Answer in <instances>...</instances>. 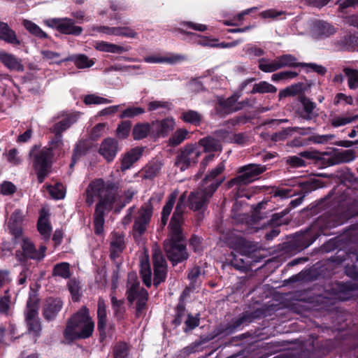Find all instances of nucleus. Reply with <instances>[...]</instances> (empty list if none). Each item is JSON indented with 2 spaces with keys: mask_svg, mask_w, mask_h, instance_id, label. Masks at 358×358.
<instances>
[{
  "mask_svg": "<svg viewBox=\"0 0 358 358\" xmlns=\"http://www.w3.org/2000/svg\"><path fill=\"white\" fill-rule=\"evenodd\" d=\"M119 198L118 184L112 181L105 182L103 179L92 180L86 189V203L92 206L95 199L99 203L96 206L94 215L95 233L101 235L103 232L105 211L110 210Z\"/></svg>",
  "mask_w": 358,
  "mask_h": 358,
  "instance_id": "f257e3e1",
  "label": "nucleus"
},
{
  "mask_svg": "<svg viewBox=\"0 0 358 358\" xmlns=\"http://www.w3.org/2000/svg\"><path fill=\"white\" fill-rule=\"evenodd\" d=\"M185 193L182 194L178 201L169 226V237L164 243V248L169 259L176 264L188 258L185 241L182 226L184 222L183 214L185 210Z\"/></svg>",
  "mask_w": 358,
  "mask_h": 358,
  "instance_id": "f03ea898",
  "label": "nucleus"
},
{
  "mask_svg": "<svg viewBox=\"0 0 358 358\" xmlns=\"http://www.w3.org/2000/svg\"><path fill=\"white\" fill-rule=\"evenodd\" d=\"M94 329V323L89 310L83 306L68 320L64 336L69 341L87 338L92 335Z\"/></svg>",
  "mask_w": 358,
  "mask_h": 358,
  "instance_id": "7ed1b4c3",
  "label": "nucleus"
},
{
  "mask_svg": "<svg viewBox=\"0 0 358 358\" xmlns=\"http://www.w3.org/2000/svg\"><path fill=\"white\" fill-rule=\"evenodd\" d=\"M126 294L130 303L136 301V315H142L146 307L148 293L141 287L136 273L131 272L128 274Z\"/></svg>",
  "mask_w": 358,
  "mask_h": 358,
  "instance_id": "20e7f679",
  "label": "nucleus"
},
{
  "mask_svg": "<svg viewBox=\"0 0 358 358\" xmlns=\"http://www.w3.org/2000/svg\"><path fill=\"white\" fill-rule=\"evenodd\" d=\"M55 145L50 143V148L44 147L41 150H33L31 155L34 157V167L38 175L39 182H43L51 166L52 150L57 148Z\"/></svg>",
  "mask_w": 358,
  "mask_h": 358,
  "instance_id": "39448f33",
  "label": "nucleus"
},
{
  "mask_svg": "<svg viewBox=\"0 0 358 358\" xmlns=\"http://www.w3.org/2000/svg\"><path fill=\"white\" fill-rule=\"evenodd\" d=\"M220 185V182L209 184L206 186L201 183L199 187L191 192L188 197L189 208L194 210H199L205 208Z\"/></svg>",
  "mask_w": 358,
  "mask_h": 358,
  "instance_id": "423d86ee",
  "label": "nucleus"
},
{
  "mask_svg": "<svg viewBox=\"0 0 358 358\" xmlns=\"http://www.w3.org/2000/svg\"><path fill=\"white\" fill-rule=\"evenodd\" d=\"M266 170L265 166L250 164L238 169V176L229 182V187L241 186L248 185L257 178V177Z\"/></svg>",
  "mask_w": 358,
  "mask_h": 358,
  "instance_id": "0eeeda50",
  "label": "nucleus"
},
{
  "mask_svg": "<svg viewBox=\"0 0 358 358\" xmlns=\"http://www.w3.org/2000/svg\"><path fill=\"white\" fill-rule=\"evenodd\" d=\"M203 153L201 148L196 145H185L176 157V165L181 171L194 166L198 162L199 158Z\"/></svg>",
  "mask_w": 358,
  "mask_h": 358,
  "instance_id": "6e6552de",
  "label": "nucleus"
},
{
  "mask_svg": "<svg viewBox=\"0 0 358 358\" xmlns=\"http://www.w3.org/2000/svg\"><path fill=\"white\" fill-rule=\"evenodd\" d=\"M21 250L16 251L17 259L20 262H24L27 259L36 261L42 260L45 256L47 248L45 245H41L37 249L34 243L27 237H22Z\"/></svg>",
  "mask_w": 358,
  "mask_h": 358,
  "instance_id": "1a4fd4ad",
  "label": "nucleus"
},
{
  "mask_svg": "<svg viewBox=\"0 0 358 358\" xmlns=\"http://www.w3.org/2000/svg\"><path fill=\"white\" fill-rule=\"evenodd\" d=\"M58 117L61 118V120L52 125L50 128V131L55 134V139L51 142L52 144L59 148L63 145L62 138V132L68 129L76 122V117L72 114H62Z\"/></svg>",
  "mask_w": 358,
  "mask_h": 358,
  "instance_id": "9d476101",
  "label": "nucleus"
},
{
  "mask_svg": "<svg viewBox=\"0 0 358 358\" xmlns=\"http://www.w3.org/2000/svg\"><path fill=\"white\" fill-rule=\"evenodd\" d=\"M152 215V207L150 204L146 203L141 207L137 212L133 229L134 236L138 234L139 236L145 233L150 221Z\"/></svg>",
  "mask_w": 358,
  "mask_h": 358,
  "instance_id": "9b49d317",
  "label": "nucleus"
},
{
  "mask_svg": "<svg viewBox=\"0 0 358 358\" xmlns=\"http://www.w3.org/2000/svg\"><path fill=\"white\" fill-rule=\"evenodd\" d=\"M47 24L65 34L78 36L80 35L83 31L80 27L74 25L73 20L68 18L52 19L47 21Z\"/></svg>",
  "mask_w": 358,
  "mask_h": 358,
  "instance_id": "f8f14e48",
  "label": "nucleus"
},
{
  "mask_svg": "<svg viewBox=\"0 0 358 358\" xmlns=\"http://www.w3.org/2000/svg\"><path fill=\"white\" fill-rule=\"evenodd\" d=\"M154 265V285L157 287L164 281L166 276V263L162 252L155 249L152 255Z\"/></svg>",
  "mask_w": 358,
  "mask_h": 358,
  "instance_id": "ddd939ff",
  "label": "nucleus"
},
{
  "mask_svg": "<svg viewBox=\"0 0 358 358\" xmlns=\"http://www.w3.org/2000/svg\"><path fill=\"white\" fill-rule=\"evenodd\" d=\"M143 60L147 63L168 64L173 65L187 60V57L182 54L169 52L164 55H153L144 57Z\"/></svg>",
  "mask_w": 358,
  "mask_h": 358,
  "instance_id": "4468645a",
  "label": "nucleus"
},
{
  "mask_svg": "<svg viewBox=\"0 0 358 358\" xmlns=\"http://www.w3.org/2000/svg\"><path fill=\"white\" fill-rule=\"evenodd\" d=\"M176 127L173 118L167 117L162 120H156L151 123V132L159 137L166 136Z\"/></svg>",
  "mask_w": 358,
  "mask_h": 358,
  "instance_id": "2eb2a0df",
  "label": "nucleus"
},
{
  "mask_svg": "<svg viewBox=\"0 0 358 358\" xmlns=\"http://www.w3.org/2000/svg\"><path fill=\"white\" fill-rule=\"evenodd\" d=\"M118 152L117 141L113 138L104 139L99 147V152L108 162H112Z\"/></svg>",
  "mask_w": 358,
  "mask_h": 358,
  "instance_id": "dca6fc26",
  "label": "nucleus"
},
{
  "mask_svg": "<svg viewBox=\"0 0 358 358\" xmlns=\"http://www.w3.org/2000/svg\"><path fill=\"white\" fill-rule=\"evenodd\" d=\"M63 306L62 301L59 298H49L43 305V315L47 320H52L55 318Z\"/></svg>",
  "mask_w": 358,
  "mask_h": 358,
  "instance_id": "f3484780",
  "label": "nucleus"
},
{
  "mask_svg": "<svg viewBox=\"0 0 358 358\" xmlns=\"http://www.w3.org/2000/svg\"><path fill=\"white\" fill-rule=\"evenodd\" d=\"M99 32H101L106 35L121 36L129 38H135L137 35L136 32L128 27H106L101 26L96 28Z\"/></svg>",
  "mask_w": 358,
  "mask_h": 358,
  "instance_id": "a211bd4d",
  "label": "nucleus"
},
{
  "mask_svg": "<svg viewBox=\"0 0 358 358\" xmlns=\"http://www.w3.org/2000/svg\"><path fill=\"white\" fill-rule=\"evenodd\" d=\"M124 237L122 234L113 232L110 235V257L115 259L124 248Z\"/></svg>",
  "mask_w": 358,
  "mask_h": 358,
  "instance_id": "6ab92c4d",
  "label": "nucleus"
},
{
  "mask_svg": "<svg viewBox=\"0 0 358 358\" xmlns=\"http://www.w3.org/2000/svg\"><path fill=\"white\" fill-rule=\"evenodd\" d=\"M37 229L44 240H48L50 238L52 227L49 222L48 212L45 209H42L41 211L40 217L37 222Z\"/></svg>",
  "mask_w": 358,
  "mask_h": 358,
  "instance_id": "aec40b11",
  "label": "nucleus"
},
{
  "mask_svg": "<svg viewBox=\"0 0 358 358\" xmlns=\"http://www.w3.org/2000/svg\"><path fill=\"white\" fill-rule=\"evenodd\" d=\"M143 149L134 148L124 154L122 158L120 169L122 171L130 169L142 156Z\"/></svg>",
  "mask_w": 358,
  "mask_h": 358,
  "instance_id": "412c9836",
  "label": "nucleus"
},
{
  "mask_svg": "<svg viewBox=\"0 0 358 358\" xmlns=\"http://www.w3.org/2000/svg\"><path fill=\"white\" fill-rule=\"evenodd\" d=\"M94 48L98 51L115 54H122L131 50L130 46L119 45L103 41L96 42Z\"/></svg>",
  "mask_w": 358,
  "mask_h": 358,
  "instance_id": "4be33fe9",
  "label": "nucleus"
},
{
  "mask_svg": "<svg viewBox=\"0 0 358 358\" xmlns=\"http://www.w3.org/2000/svg\"><path fill=\"white\" fill-rule=\"evenodd\" d=\"M0 61L10 70L23 71L24 66L21 62L13 55L0 50Z\"/></svg>",
  "mask_w": 358,
  "mask_h": 358,
  "instance_id": "5701e85b",
  "label": "nucleus"
},
{
  "mask_svg": "<svg viewBox=\"0 0 358 358\" xmlns=\"http://www.w3.org/2000/svg\"><path fill=\"white\" fill-rule=\"evenodd\" d=\"M313 34L317 36L328 37L336 32V29L330 24L324 21H316L312 27Z\"/></svg>",
  "mask_w": 358,
  "mask_h": 358,
  "instance_id": "b1692460",
  "label": "nucleus"
},
{
  "mask_svg": "<svg viewBox=\"0 0 358 358\" xmlns=\"http://www.w3.org/2000/svg\"><path fill=\"white\" fill-rule=\"evenodd\" d=\"M23 217L22 210L19 209L15 210L10 216L8 227L15 236H18L22 234V229L19 227V224L22 222Z\"/></svg>",
  "mask_w": 358,
  "mask_h": 358,
  "instance_id": "393cba45",
  "label": "nucleus"
},
{
  "mask_svg": "<svg viewBox=\"0 0 358 358\" xmlns=\"http://www.w3.org/2000/svg\"><path fill=\"white\" fill-rule=\"evenodd\" d=\"M303 109L300 113V116L304 120H312L317 116V113L315 111L316 105L310 99L303 97L301 99Z\"/></svg>",
  "mask_w": 358,
  "mask_h": 358,
  "instance_id": "a878e982",
  "label": "nucleus"
},
{
  "mask_svg": "<svg viewBox=\"0 0 358 358\" xmlns=\"http://www.w3.org/2000/svg\"><path fill=\"white\" fill-rule=\"evenodd\" d=\"M0 38L12 45H20V41L6 23L0 22Z\"/></svg>",
  "mask_w": 358,
  "mask_h": 358,
  "instance_id": "bb28decb",
  "label": "nucleus"
},
{
  "mask_svg": "<svg viewBox=\"0 0 358 358\" xmlns=\"http://www.w3.org/2000/svg\"><path fill=\"white\" fill-rule=\"evenodd\" d=\"M97 318H98V329L101 334L104 333L106 323H107V314H106V304L102 298H99L98 301L97 308Z\"/></svg>",
  "mask_w": 358,
  "mask_h": 358,
  "instance_id": "cd10ccee",
  "label": "nucleus"
},
{
  "mask_svg": "<svg viewBox=\"0 0 358 358\" xmlns=\"http://www.w3.org/2000/svg\"><path fill=\"white\" fill-rule=\"evenodd\" d=\"M64 61H72L78 69L90 68L94 64L93 59H90L83 54L70 55L64 59Z\"/></svg>",
  "mask_w": 358,
  "mask_h": 358,
  "instance_id": "c85d7f7f",
  "label": "nucleus"
},
{
  "mask_svg": "<svg viewBox=\"0 0 358 358\" xmlns=\"http://www.w3.org/2000/svg\"><path fill=\"white\" fill-rule=\"evenodd\" d=\"M178 195V191H174L172 192L168 198V201L166 204L164 206L162 212V217H161V223L163 226H165L169 220V217L171 213L174 203L176 201V199Z\"/></svg>",
  "mask_w": 358,
  "mask_h": 358,
  "instance_id": "c756f323",
  "label": "nucleus"
},
{
  "mask_svg": "<svg viewBox=\"0 0 358 358\" xmlns=\"http://www.w3.org/2000/svg\"><path fill=\"white\" fill-rule=\"evenodd\" d=\"M199 145L203 148V151L208 152H220L222 145L219 140L212 136L203 138L199 141Z\"/></svg>",
  "mask_w": 358,
  "mask_h": 358,
  "instance_id": "7c9ffc66",
  "label": "nucleus"
},
{
  "mask_svg": "<svg viewBox=\"0 0 358 358\" xmlns=\"http://www.w3.org/2000/svg\"><path fill=\"white\" fill-rule=\"evenodd\" d=\"M224 168L225 167L223 162L218 164L215 168H214L209 172V173L203 180L201 183L206 186L208 185L209 184L220 182L221 185L224 181V179H217L216 177L224 171Z\"/></svg>",
  "mask_w": 358,
  "mask_h": 358,
  "instance_id": "2f4dec72",
  "label": "nucleus"
},
{
  "mask_svg": "<svg viewBox=\"0 0 358 358\" xmlns=\"http://www.w3.org/2000/svg\"><path fill=\"white\" fill-rule=\"evenodd\" d=\"M141 275L142 276L144 284L147 287H150L152 285V273L147 257H143L141 260Z\"/></svg>",
  "mask_w": 358,
  "mask_h": 358,
  "instance_id": "473e14b6",
  "label": "nucleus"
},
{
  "mask_svg": "<svg viewBox=\"0 0 358 358\" xmlns=\"http://www.w3.org/2000/svg\"><path fill=\"white\" fill-rule=\"evenodd\" d=\"M279 68L284 67H295V66H303L305 63H300L297 62L296 57L289 54L283 55L277 57Z\"/></svg>",
  "mask_w": 358,
  "mask_h": 358,
  "instance_id": "72a5a7b5",
  "label": "nucleus"
},
{
  "mask_svg": "<svg viewBox=\"0 0 358 358\" xmlns=\"http://www.w3.org/2000/svg\"><path fill=\"white\" fill-rule=\"evenodd\" d=\"M355 159V153L352 150H345L334 154L332 158L333 164L348 163Z\"/></svg>",
  "mask_w": 358,
  "mask_h": 358,
  "instance_id": "f704fd0d",
  "label": "nucleus"
},
{
  "mask_svg": "<svg viewBox=\"0 0 358 358\" xmlns=\"http://www.w3.org/2000/svg\"><path fill=\"white\" fill-rule=\"evenodd\" d=\"M151 131V124L148 123L137 124L133 129V136L135 140H140L145 138Z\"/></svg>",
  "mask_w": 358,
  "mask_h": 358,
  "instance_id": "c9c22d12",
  "label": "nucleus"
},
{
  "mask_svg": "<svg viewBox=\"0 0 358 358\" xmlns=\"http://www.w3.org/2000/svg\"><path fill=\"white\" fill-rule=\"evenodd\" d=\"M259 69L266 73L273 72L280 69L277 57L271 61L264 58L260 59L259 60Z\"/></svg>",
  "mask_w": 358,
  "mask_h": 358,
  "instance_id": "e433bc0d",
  "label": "nucleus"
},
{
  "mask_svg": "<svg viewBox=\"0 0 358 358\" xmlns=\"http://www.w3.org/2000/svg\"><path fill=\"white\" fill-rule=\"evenodd\" d=\"M276 91L277 88L274 85L266 81H261L254 85L251 94L275 93Z\"/></svg>",
  "mask_w": 358,
  "mask_h": 358,
  "instance_id": "4c0bfd02",
  "label": "nucleus"
},
{
  "mask_svg": "<svg viewBox=\"0 0 358 358\" xmlns=\"http://www.w3.org/2000/svg\"><path fill=\"white\" fill-rule=\"evenodd\" d=\"M162 166L161 162L156 161L149 163L145 168L143 178L151 179L155 177L160 171Z\"/></svg>",
  "mask_w": 358,
  "mask_h": 358,
  "instance_id": "58836bf2",
  "label": "nucleus"
},
{
  "mask_svg": "<svg viewBox=\"0 0 358 358\" xmlns=\"http://www.w3.org/2000/svg\"><path fill=\"white\" fill-rule=\"evenodd\" d=\"M53 275L64 279L70 278V265L67 262H62L56 264L53 268Z\"/></svg>",
  "mask_w": 358,
  "mask_h": 358,
  "instance_id": "ea45409f",
  "label": "nucleus"
},
{
  "mask_svg": "<svg viewBox=\"0 0 358 358\" xmlns=\"http://www.w3.org/2000/svg\"><path fill=\"white\" fill-rule=\"evenodd\" d=\"M343 72L348 77V87L351 90L358 89V70L345 68Z\"/></svg>",
  "mask_w": 358,
  "mask_h": 358,
  "instance_id": "a19ab883",
  "label": "nucleus"
},
{
  "mask_svg": "<svg viewBox=\"0 0 358 358\" xmlns=\"http://www.w3.org/2000/svg\"><path fill=\"white\" fill-rule=\"evenodd\" d=\"M188 131L185 129H178L169 140V145L177 146L186 139Z\"/></svg>",
  "mask_w": 358,
  "mask_h": 358,
  "instance_id": "79ce46f5",
  "label": "nucleus"
},
{
  "mask_svg": "<svg viewBox=\"0 0 358 358\" xmlns=\"http://www.w3.org/2000/svg\"><path fill=\"white\" fill-rule=\"evenodd\" d=\"M23 25L29 32L38 38H47V34L35 23L31 21L24 20Z\"/></svg>",
  "mask_w": 358,
  "mask_h": 358,
  "instance_id": "37998d69",
  "label": "nucleus"
},
{
  "mask_svg": "<svg viewBox=\"0 0 358 358\" xmlns=\"http://www.w3.org/2000/svg\"><path fill=\"white\" fill-rule=\"evenodd\" d=\"M201 268L198 266L194 267L190 270L188 274V278L190 281L189 289H194L201 283Z\"/></svg>",
  "mask_w": 358,
  "mask_h": 358,
  "instance_id": "c03bdc74",
  "label": "nucleus"
},
{
  "mask_svg": "<svg viewBox=\"0 0 358 358\" xmlns=\"http://www.w3.org/2000/svg\"><path fill=\"white\" fill-rule=\"evenodd\" d=\"M357 117V116L347 117L334 115L331 117L330 122L334 127H338L352 122L353 121L356 120Z\"/></svg>",
  "mask_w": 358,
  "mask_h": 358,
  "instance_id": "a18cd8bd",
  "label": "nucleus"
},
{
  "mask_svg": "<svg viewBox=\"0 0 358 358\" xmlns=\"http://www.w3.org/2000/svg\"><path fill=\"white\" fill-rule=\"evenodd\" d=\"M84 103L86 105L92 104H108L112 102L111 100L104 97L99 96L95 94H87L84 97Z\"/></svg>",
  "mask_w": 358,
  "mask_h": 358,
  "instance_id": "49530a36",
  "label": "nucleus"
},
{
  "mask_svg": "<svg viewBox=\"0 0 358 358\" xmlns=\"http://www.w3.org/2000/svg\"><path fill=\"white\" fill-rule=\"evenodd\" d=\"M25 321L29 322L33 320L38 319V306L36 303L28 301L27 303V308L25 310Z\"/></svg>",
  "mask_w": 358,
  "mask_h": 358,
  "instance_id": "de8ad7c7",
  "label": "nucleus"
},
{
  "mask_svg": "<svg viewBox=\"0 0 358 358\" xmlns=\"http://www.w3.org/2000/svg\"><path fill=\"white\" fill-rule=\"evenodd\" d=\"M303 90V84L302 83H297L295 85H292L286 89L280 91L279 92V98L281 99L282 97H287L290 96H295L300 92H301Z\"/></svg>",
  "mask_w": 358,
  "mask_h": 358,
  "instance_id": "09e8293b",
  "label": "nucleus"
},
{
  "mask_svg": "<svg viewBox=\"0 0 358 358\" xmlns=\"http://www.w3.org/2000/svg\"><path fill=\"white\" fill-rule=\"evenodd\" d=\"M145 109L142 107L130 106L124 109L120 115V118H133L143 114Z\"/></svg>",
  "mask_w": 358,
  "mask_h": 358,
  "instance_id": "8fccbe9b",
  "label": "nucleus"
},
{
  "mask_svg": "<svg viewBox=\"0 0 358 358\" xmlns=\"http://www.w3.org/2000/svg\"><path fill=\"white\" fill-rule=\"evenodd\" d=\"M237 100V96H232L227 100L220 102V106L223 107V108L225 110V113H230L234 111H237L241 108V106H235V103Z\"/></svg>",
  "mask_w": 358,
  "mask_h": 358,
  "instance_id": "3c124183",
  "label": "nucleus"
},
{
  "mask_svg": "<svg viewBox=\"0 0 358 358\" xmlns=\"http://www.w3.org/2000/svg\"><path fill=\"white\" fill-rule=\"evenodd\" d=\"M182 119L185 122L197 125L201 122V116L196 111L190 110L182 113Z\"/></svg>",
  "mask_w": 358,
  "mask_h": 358,
  "instance_id": "603ef678",
  "label": "nucleus"
},
{
  "mask_svg": "<svg viewBox=\"0 0 358 358\" xmlns=\"http://www.w3.org/2000/svg\"><path fill=\"white\" fill-rule=\"evenodd\" d=\"M49 194L55 199H63L65 196L64 187L62 184L57 183L55 185L47 187Z\"/></svg>",
  "mask_w": 358,
  "mask_h": 358,
  "instance_id": "864d4df0",
  "label": "nucleus"
},
{
  "mask_svg": "<svg viewBox=\"0 0 358 358\" xmlns=\"http://www.w3.org/2000/svg\"><path fill=\"white\" fill-rule=\"evenodd\" d=\"M111 306L115 315L118 318H122L124 313L123 301L118 300L115 296H111Z\"/></svg>",
  "mask_w": 358,
  "mask_h": 358,
  "instance_id": "5fc2aeb1",
  "label": "nucleus"
},
{
  "mask_svg": "<svg viewBox=\"0 0 358 358\" xmlns=\"http://www.w3.org/2000/svg\"><path fill=\"white\" fill-rule=\"evenodd\" d=\"M26 323L28 327L29 334H31L33 336L35 341L36 338L40 335V332L41 331V326L39 322V319L33 320L27 322Z\"/></svg>",
  "mask_w": 358,
  "mask_h": 358,
  "instance_id": "6e6d98bb",
  "label": "nucleus"
},
{
  "mask_svg": "<svg viewBox=\"0 0 358 358\" xmlns=\"http://www.w3.org/2000/svg\"><path fill=\"white\" fill-rule=\"evenodd\" d=\"M41 54L43 56V59L48 61L50 64H61L62 62H64V59L58 61L57 59L59 58L60 55L59 53L54 51L48 50H41Z\"/></svg>",
  "mask_w": 358,
  "mask_h": 358,
  "instance_id": "4d7b16f0",
  "label": "nucleus"
},
{
  "mask_svg": "<svg viewBox=\"0 0 358 358\" xmlns=\"http://www.w3.org/2000/svg\"><path fill=\"white\" fill-rule=\"evenodd\" d=\"M131 123L129 122H123L119 124L117 128V136L120 138H127L130 132Z\"/></svg>",
  "mask_w": 358,
  "mask_h": 358,
  "instance_id": "13d9d810",
  "label": "nucleus"
},
{
  "mask_svg": "<svg viewBox=\"0 0 358 358\" xmlns=\"http://www.w3.org/2000/svg\"><path fill=\"white\" fill-rule=\"evenodd\" d=\"M127 345L124 343L116 345L114 348V358H126L127 356Z\"/></svg>",
  "mask_w": 358,
  "mask_h": 358,
  "instance_id": "bf43d9fd",
  "label": "nucleus"
},
{
  "mask_svg": "<svg viewBox=\"0 0 358 358\" xmlns=\"http://www.w3.org/2000/svg\"><path fill=\"white\" fill-rule=\"evenodd\" d=\"M68 288L72 295L73 301H78L79 297L80 287L78 282L75 280H71L68 282Z\"/></svg>",
  "mask_w": 358,
  "mask_h": 358,
  "instance_id": "052dcab7",
  "label": "nucleus"
},
{
  "mask_svg": "<svg viewBox=\"0 0 358 358\" xmlns=\"http://www.w3.org/2000/svg\"><path fill=\"white\" fill-rule=\"evenodd\" d=\"M171 104L169 102L162 101H153L148 103V110L150 111L157 110L159 108L169 110Z\"/></svg>",
  "mask_w": 358,
  "mask_h": 358,
  "instance_id": "680f3d73",
  "label": "nucleus"
},
{
  "mask_svg": "<svg viewBox=\"0 0 358 358\" xmlns=\"http://www.w3.org/2000/svg\"><path fill=\"white\" fill-rule=\"evenodd\" d=\"M334 104L338 105L342 102L352 105L353 103V99L351 96H348L343 93H338L334 98Z\"/></svg>",
  "mask_w": 358,
  "mask_h": 358,
  "instance_id": "e2e57ef3",
  "label": "nucleus"
},
{
  "mask_svg": "<svg viewBox=\"0 0 358 358\" xmlns=\"http://www.w3.org/2000/svg\"><path fill=\"white\" fill-rule=\"evenodd\" d=\"M185 331H190L199 324V319L197 317L192 315H188L187 320L185 322Z\"/></svg>",
  "mask_w": 358,
  "mask_h": 358,
  "instance_id": "0e129e2a",
  "label": "nucleus"
},
{
  "mask_svg": "<svg viewBox=\"0 0 358 358\" xmlns=\"http://www.w3.org/2000/svg\"><path fill=\"white\" fill-rule=\"evenodd\" d=\"M15 192V186L10 182H4L1 185V192L5 195H10Z\"/></svg>",
  "mask_w": 358,
  "mask_h": 358,
  "instance_id": "69168bd1",
  "label": "nucleus"
},
{
  "mask_svg": "<svg viewBox=\"0 0 358 358\" xmlns=\"http://www.w3.org/2000/svg\"><path fill=\"white\" fill-rule=\"evenodd\" d=\"M8 160L14 165H17L20 163L21 159L18 155V152L15 148L9 150L8 153Z\"/></svg>",
  "mask_w": 358,
  "mask_h": 358,
  "instance_id": "338daca9",
  "label": "nucleus"
},
{
  "mask_svg": "<svg viewBox=\"0 0 358 358\" xmlns=\"http://www.w3.org/2000/svg\"><path fill=\"white\" fill-rule=\"evenodd\" d=\"M345 43L348 48L355 49L358 46V36L354 35H348L345 38Z\"/></svg>",
  "mask_w": 358,
  "mask_h": 358,
  "instance_id": "774afa93",
  "label": "nucleus"
}]
</instances>
